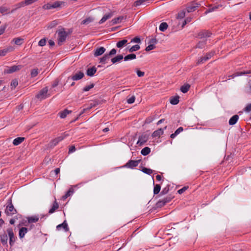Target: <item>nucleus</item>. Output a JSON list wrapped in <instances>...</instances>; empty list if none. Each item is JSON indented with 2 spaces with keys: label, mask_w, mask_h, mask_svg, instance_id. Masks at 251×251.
Here are the masks:
<instances>
[{
  "label": "nucleus",
  "mask_w": 251,
  "mask_h": 251,
  "mask_svg": "<svg viewBox=\"0 0 251 251\" xmlns=\"http://www.w3.org/2000/svg\"><path fill=\"white\" fill-rule=\"evenodd\" d=\"M8 10V9L5 7H0V13L3 14L5 12H7Z\"/></svg>",
  "instance_id": "obj_57"
},
{
  "label": "nucleus",
  "mask_w": 251,
  "mask_h": 251,
  "mask_svg": "<svg viewBox=\"0 0 251 251\" xmlns=\"http://www.w3.org/2000/svg\"><path fill=\"white\" fill-rule=\"evenodd\" d=\"M36 1L37 0H25L24 1H22L16 5L17 8L24 7L25 5L31 4Z\"/></svg>",
  "instance_id": "obj_12"
},
{
  "label": "nucleus",
  "mask_w": 251,
  "mask_h": 251,
  "mask_svg": "<svg viewBox=\"0 0 251 251\" xmlns=\"http://www.w3.org/2000/svg\"><path fill=\"white\" fill-rule=\"evenodd\" d=\"M201 5L200 3H198L195 2H193L189 4L187 7V11L188 13L193 12L195 11L199 6Z\"/></svg>",
  "instance_id": "obj_7"
},
{
  "label": "nucleus",
  "mask_w": 251,
  "mask_h": 251,
  "mask_svg": "<svg viewBox=\"0 0 251 251\" xmlns=\"http://www.w3.org/2000/svg\"><path fill=\"white\" fill-rule=\"evenodd\" d=\"M25 140V138L24 137H18L15 138L13 141V144L15 146H18L22 143Z\"/></svg>",
  "instance_id": "obj_29"
},
{
  "label": "nucleus",
  "mask_w": 251,
  "mask_h": 251,
  "mask_svg": "<svg viewBox=\"0 0 251 251\" xmlns=\"http://www.w3.org/2000/svg\"><path fill=\"white\" fill-rule=\"evenodd\" d=\"M142 171L143 172L148 175H151L152 173V170L151 169L145 167L142 168Z\"/></svg>",
  "instance_id": "obj_44"
},
{
  "label": "nucleus",
  "mask_w": 251,
  "mask_h": 251,
  "mask_svg": "<svg viewBox=\"0 0 251 251\" xmlns=\"http://www.w3.org/2000/svg\"><path fill=\"white\" fill-rule=\"evenodd\" d=\"M124 58L123 55L122 54L118 55L115 57L111 59V62L113 64L120 62Z\"/></svg>",
  "instance_id": "obj_22"
},
{
  "label": "nucleus",
  "mask_w": 251,
  "mask_h": 251,
  "mask_svg": "<svg viewBox=\"0 0 251 251\" xmlns=\"http://www.w3.org/2000/svg\"><path fill=\"white\" fill-rule=\"evenodd\" d=\"M27 228L25 227H23L20 228L19 234L20 238H23L25 236V234L27 233Z\"/></svg>",
  "instance_id": "obj_27"
},
{
  "label": "nucleus",
  "mask_w": 251,
  "mask_h": 251,
  "mask_svg": "<svg viewBox=\"0 0 251 251\" xmlns=\"http://www.w3.org/2000/svg\"><path fill=\"white\" fill-rule=\"evenodd\" d=\"M126 18L124 16H120L117 18H114L112 20L111 23L112 25H115L121 23L123 20H125Z\"/></svg>",
  "instance_id": "obj_20"
},
{
  "label": "nucleus",
  "mask_w": 251,
  "mask_h": 251,
  "mask_svg": "<svg viewBox=\"0 0 251 251\" xmlns=\"http://www.w3.org/2000/svg\"><path fill=\"white\" fill-rule=\"evenodd\" d=\"M183 130V128L182 127H179L178 128H177L176 131L175 132L176 134L178 135L181 132H182Z\"/></svg>",
  "instance_id": "obj_62"
},
{
  "label": "nucleus",
  "mask_w": 251,
  "mask_h": 251,
  "mask_svg": "<svg viewBox=\"0 0 251 251\" xmlns=\"http://www.w3.org/2000/svg\"><path fill=\"white\" fill-rule=\"evenodd\" d=\"M22 68L21 65H14L13 66L9 67L6 69L5 72L8 74H11L18 70H20Z\"/></svg>",
  "instance_id": "obj_15"
},
{
  "label": "nucleus",
  "mask_w": 251,
  "mask_h": 251,
  "mask_svg": "<svg viewBox=\"0 0 251 251\" xmlns=\"http://www.w3.org/2000/svg\"><path fill=\"white\" fill-rule=\"evenodd\" d=\"M61 228H63L66 231L69 230V228L68 227V224L66 221H64L63 223L58 225L56 226V229L58 230H60Z\"/></svg>",
  "instance_id": "obj_19"
},
{
  "label": "nucleus",
  "mask_w": 251,
  "mask_h": 251,
  "mask_svg": "<svg viewBox=\"0 0 251 251\" xmlns=\"http://www.w3.org/2000/svg\"><path fill=\"white\" fill-rule=\"evenodd\" d=\"M84 75L83 72L81 71L77 72L72 76L69 77L67 82H68L70 79H72L73 80H80L83 77Z\"/></svg>",
  "instance_id": "obj_4"
},
{
  "label": "nucleus",
  "mask_w": 251,
  "mask_h": 251,
  "mask_svg": "<svg viewBox=\"0 0 251 251\" xmlns=\"http://www.w3.org/2000/svg\"><path fill=\"white\" fill-rule=\"evenodd\" d=\"M221 6H222V5H217L211 7V8H209L208 10H207L205 12V14H207L208 13L214 11H215V10H216L217 9L219 8L220 7H221Z\"/></svg>",
  "instance_id": "obj_39"
},
{
  "label": "nucleus",
  "mask_w": 251,
  "mask_h": 251,
  "mask_svg": "<svg viewBox=\"0 0 251 251\" xmlns=\"http://www.w3.org/2000/svg\"><path fill=\"white\" fill-rule=\"evenodd\" d=\"M7 53V52L5 49H4L3 50H0V56H5L6 54Z\"/></svg>",
  "instance_id": "obj_58"
},
{
  "label": "nucleus",
  "mask_w": 251,
  "mask_h": 251,
  "mask_svg": "<svg viewBox=\"0 0 251 251\" xmlns=\"http://www.w3.org/2000/svg\"><path fill=\"white\" fill-rule=\"evenodd\" d=\"M161 186L159 184H156L153 189V193L154 195L158 194L160 191Z\"/></svg>",
  "instance_id": "obj_38"
},
{
  "label": "nucleus",
  "mask_w": 251,
  "mask_h": 251,
  "mask_svg": "<svg viewBox=\"0 0 251 251\" xmlns=\"http://www.w3.org/2000/svg\"><path fill=\"white\" fill-rule=\"evenodd\" d=\"M72 112L71 110H68L67 109H65L63 111H62L59 113V115L60 117L62 119L65 118L67 115L71 113Z\"/></svg>",
  "instance_id": "obj_24"
},
{
  "label": "nucleus",
  "mask_w": 251,
  "mask_h": 251,
  "mask_svg": "<svg viewBox=\"0 0 251 251\" xmlns=\"http://www.w3.org/2000/svg\"><path fill=\"white\" fill-rule=\"evenodd\" d=\"M141 160L128 161L123 167L127 168L133 169L134 167H137L140 163Z\"/></svg>",
  "instance_id": "obj_2"
},
{
  "label": "nucleus",
  "mask_w": 251,
  "mask_h": 251,
  "mask_svg": "<svg viewBox=\"0 0 251 251\" xmlns=\"http://www.w3.org/2000/svg\"><path fill=\"white\" fill-rule=\"evenodd\" d=\"M7 232L9 237V244L12 246L15 241L13 229L11 228H9L7 229Z\"/></svg>",
  "instance_id": "obj_9"
},
{
  "label": "nucleus",
  "mask_w": 251,
  "mask_h": 251,
  "mask_svg": "<svg viewBox=\"0 0 251 251\" xmlns=\"http://www.w3.org/2000/svg\"><path fill=\"white\" fill-rule=\"evenodd\" d=\"M59 208V204L56 201V199L55 198L54 201L52 204L51 208L49 210V213L52 214Z\"/></svg>",
  "instance_id": "obj_17"
},
{
  "label": "nucleus",
  "mask_w": 251,
  "mask_h": 251,
  "mask_svg": "<svg viewBox=\"0 0 251 251\" xmlns=\"http://www.w3.org/2000/svg\"><path fill=\"white\" fill-rule=\"evenodd\" d=\"M113 16V14L112 13H109L108 14H105L100 21L99 24H101L105 22L107 20L110 19L112 16Z\"/></svg>",
  "instance_id": "obj_23"
},
{
  "label": "nucleus",
  "mask_w": 251,
  "mask_h": 251,
  "mask_svg": "<svg viewBox=\"0 0 251 251\" xmlns=\"http://www.w3.org/2000/svg\"><path fill=\"white\" fill-rule=\"evenodd\" d=\"M140 41H141V40H140V38L136 37H135L133 39H132L131 41V42L139 43L140 42Z\"/></svg>",
  "instance_id": "obj_55"
},
{
  "label": "nucleus",
  "mask_w": 251,
  "mask_h": 251,
  "mask_svg": "<svg viewBox=\"0 0 251 251\" xmlns=\"http://www.w3.org/2000/svg\"><path fill=\"white\" fill-rule=\"evenodd\" d=\"M140 46L138 45H135L132 47H131L129 49L128 51L130 52H132L135 51H137L140 49Z\"/></svg>",
  "instance_id": "obj_37"
},
{
  "label": "nucleus",
  "mask_w": 251,
  "mask_h": 251,
  "mask_svg": "<svg viewBox=\"0 0 251 251\" xmlns=\"http://www.w3.org/2000/svg\"><path fill=\"white\" fill-rule=\"evenodd\" d=\"M214 53L213 52H210L207 53L204 57H201L197 62V64H202L206 61L208 60L213 55Z\"/></svg>",
  "instance_id": "obj_6"
},
{
  "label": "nucleus",
  "mask_w": 251,
  "mask_h": 251,
  "mask_svg": "<svg viewBox=\"0 0 251 251\" xmlns=\"http://www.w3.org/2000/svg\"><path fill=\"white\" fill-rule=\"evenodd\" d=\"M43 8L45 9H52L51 3H48L45 4Z\"/></svg>",
  "instance_id": "obj_53"
},
{
  "label": "nucleus",
  "mask_w": 251,
  "mask_h": 251,
  "mask_svg": "<svg viewBox=\"0 0 251 251\" xmlns=\"http://www.w3.org/2000/svg\"><path fill=\"white\" fill-rule=\"evenodd\" d=\"M12 41L17 45H21L23 43V39L19 37V38H14L12 40Z\"/></svg>",
  "instance_id": "obj_33"
},
{
  "label": "nucleus",
  "mask_w": 251,
  "mask_h": 251,
  "mask_svg": "<svg viewBox=\"0 0 251 251\" xmlns=\"http://www.w3.org/2000/svg\"><path fill=\"white\" fill-rule=\"evenodd\" d=\"M245 111L247 112H250L251 111V103L247 105L245 108Z\"/></svg>",
  "instance_id": "obj_59"
},
{
  "label": "nucleus",
  "mask_w": 251,
  "mask_h": 251,
  "mask_svg": "<svg viewBox=\"0 0 251 251\" xmlns=\"http://www.w3.org/2000/svg\"><path fill=\"white\" fill-rule=\"evenodd\" d=\"M18 82L17 79H14L12 81L11 83V89H14L16 88V87L18 85Z\"/></svg>",
  "instance_id": "obj_43"
},
{
  "label": "nucleus",
  "mask_w": 251,
  "mask_h": 251,
  "mask_svg": "<svg viewBox=\"0 0 251 251\" xmlns=\"http://www.w3.org/2000/svg\"><path fill=\"white\" fill-rule=\"evenodd\" d=\"M137 74L139 77H142L144 75L145 73L143 72L138 70L137 71Z\"/></svg>",
  "instance_id": "obj_64"
},
{
  "label": "nucleus",
  "mask_w": 251,
  "mask_h": 251,
  "mask_svg": "<svg viewBox=\"0 0 251 251\" xmlns=\"http://www.w3.org/2000/svg\"><path fill=\"white\" fill-rule=\"evenodd\" d=\"M167 126H165L163 128H159L158 129L154 131L152 134L153 137H160L164 133V130L167 129Z\"/></svg>",
  "instance_id": "obj_14"
},
{
  "label": "nucleus",
  "mask_w": 251,
  "mask_h": 251,
  "mask_svg": "<svg viewBox=\"0 0 251 251\" xmlns=\"http://www.w3.org/2000/svg\"><path fill=\"white\" fill-rule=\"evenodd\" d=\"M73 193H74L73 188H70L65 194L68 196V197H69L71 195H72L73 194Z\"/></svg>",
  "instance_id": "obj_54"
},
{
  "label": "nucleus",
  "mask_w": 251,
  "mask_h": 251,
  "mask_svg": "<svg viewBox=\"0 0 251 251\" xmlns=\"http://www.w3.org/2000/svg\"><path fill=\"white\" fill-rule=\"evenodd\" d=\"M57 24V23L56 21H53L51 22L48 25V28H52L53 27L55 26Z\"/></svg>",
  "instance_id": "obj_50"
},
{
  "label": "nucleus",
  "mask_w": 251,
  "mask_h": 251,
  "mask_svg": "<svg viewBox=\"0 0 251 251\" xmlns=\"http://www.w3.org/2000/svg\"><path fill=\"white\" fill-rule=\"evenodd\" d=\"M211 35V33L209 32L208 31L203 30L199 33L198 37L200 39L205 40L207 38L210 37Z\"/></svg>",
  "instance_id": "obj_8"
},
{
  "label": "nucleus",
  "mask_w": 251,
  "mask_h": 251,
  "mask_svg": "<svg viewBox=\"0 0 251 251\" xmlns=\"http://www.w3.org/2000/svg\"><path fill=\"white\" fill-rule=\"evenodd\" d=\"M151 152V149L148 147L143 148L141 151V153L143 155H147Z\"/></svg>",
  "instance_id": "obj_32"
},
{
  "label": "nucleus",
  "mask_w": 251,
  "mask_h": 251,
  "mask_svg": "<svg viewBox=\"0 0 251 251\" xmlns=\"http://www.w3.org/2000/svg\"><path fill=\"white\" fill-rule=\"evenodd\" d=\"M48 91L47 87L44 88L36 95V97L40 100L45 99L49 96V95L48 94Z\"/></svg>",
  "instance_id": "obj_3"
},
{
  "label": "nucleus",
  "mask_w": 251,
  "mask_h": 251,
  "mask_svg": "<svg viewBox=\"0 0 251 251\" xmlns=\"http://www.w3.org/2000/svg\"><path fill=\"white\" fill-rule=\"evenodd\" d=\"M7 52H12L14 50V48L11 46H9L5 49Z\"/></svg>",
  "instance_id": "obj_63"
},
{
  "label": "nucleus",
  "mask_w": 251,
  "mask_h": 251,
  "mask_svg": "<svg viewBox=\"0 0 251 251\" xmlns=\"http://www.w3.org/2000/svg\"><path fill=\"white\" fill-rule=\"evenodd\" d=\"M65 136L64 135H61L60 136H59L54 139H53L50 143V147H54L56 145L58 144V143L63 140L65 138Z\"/></svg>",
  "instance_id": "obj_10"
},
{
  "label": "nucleus",
  "mask_w": 251,
  "mask_h": 251,
  "mask_svg": "<svg viewBox=\"0 0 251 251\" xmlns=\"http://www.w3.org/2000/svg\"><path fill=\"white\" fill-rule=\"evenodd\" d=\"M67 33L64 29L60 30L58 32V44L61 45L62 43L66 40L67 36Z\"/></svg>",
  "instance_id": "obj_1"
},
{
  "label": "nucleus",
  "mask_w": 251,
  "mask_h": 251,
  "mask_svg": "<svg viewBox=\"0 0 251 251\" xmlns=\"http://www.w3.org/2000/svg\"><path fill=\"white\" fill-rule=\"evenodd\" d=\"M157 43L156 39H151L149 42L150 45H149L146 48L145 50L147 51H150L153 50L155 48V44Z\"/></svg>",
  "instance_id": "obj_11"
},
{
  "label": "nucleus",
  "mask_w": 251,
  "mask_h": 251,
  "mask_svg": "<svg viewBox=\"0 0 251 251\" xmlns=\"http://www.w3.org/2000/svg\"><path fill=\"white\" fill-rule=\"evenodd\" d=\"M106 49L102 47L96 49L94 51V56L97 57L102 55L105 51Z\"/></svg>",
  "instance_id": "obj_16"
},
{
  "label": "nucleus",
  "mask_w": 251,
  "mask_h": 251,
  "mask_svg": "<svg viewBox=\"0 0 251 251\" xmlns=\"http://www.w3.org/2000/svg\"><path fill=\"white\" fill-rule=\"evenodd\" d=\"M185 16V11L184 10H182L180 11L177 15V18L182 19Z\"/></svg>",
  "instance_id": "obj_48"
},
{
  "label": "nucleus",
  "mask_w": 251,
  "mask_h": 251,
  "mask_svg": "<svg viewBox=\"0 0 251 251\" xmlns=\"http://www.w3.org/2000/svg\"><path fill=\"white\" fill-rule=\"evenodd\" d=\"M5 213L7 215L11 216L15 214L16 213V210L14 208L12 203L10 202L7 206L5 210Z\"/></svg>",
  "instance_id": "obj_5"
},
{
  "label": "nucleus",
  "mask_w": 251,
  "mask_h": 251,
  "mask_svg": "<svg viewBox=\"0 0 251 251\" xmlns=\"http://www.w3.org/2000/svg\"><path fill=\"white\" fill-rule=\"evenodd\" d=\"M239 119V116L235 115L233 116L229 120V124L230 125H235Z\"/></svg>",
  "instance_id": "obj_21"
},
{
  "label": "nucleus",
  "mask_w": 251,
  "mask_h": 251,
  "mask_svg": "<svg viewBox=\"0 0 251 251\" xmlns=\"http://www.w3.org/2000/svg\"><path fill=\"white\" fill-rule=\"evenodd\" d=\"M171 198L170 197H167L163 198L162 200H160L156 203L157 207H162L167 203L170 201Z\"/></svg>",
  "instance_id": "obj_13"
},
{
  "label": "nucleus",
  "mask_w": 251,
  "mask_h": 251,
  "mask_svg": "<svg viewBox=\"0 0 251 251\" xmlns=\"http://www.w3.org/2000/svg\"><path fill=\"white\" fill-rule=\"evenodd\" d=\"M206 41L202 40L198 43V44L196 45V48L201 49L204 47Z\"/></svg>",
  "instance_id": "obj_40"
},
{
  "label": "nucleus",
  "mask_w": 251,
  "mask_h": 251,
  "mask_svg": "<svg viewBox=\"0 0 251 251\" xmlns=\"http://www.w3.org/2000/svg\"><path fill=\"white\" fill-rule=\"evenodd\" d=\"M136 54H135L134 53H131V54H129L126 55L124 57V60L126 61L128 60L135 59H136Z\"/></svg>",
  "instance_id": "obj_31"
},
{
  "label": "nucleus",
  "mask_w": 251,
  "mask_h": 251,
  "mask_svg": "<svg viewBox=\"0 0 251 251\" xmlns=\"http://www.w3.org/2000/svg\"><path fill=\"white\" fill-rule=\"evenodd\" d=\"M64 4V2L62 1H56L53 3H51L52 9L60 7L62 5Z\"/></svg>",
  "instance_id": "obj_28"
},
{
  "label": "nucleus",
  "mask_w": 251,
  "mask_h": 251,
  "mask_svg": "<svg viewBox=\"0 0 251 251\" xmlns=\"http://www.w3.org/2000/svg\"><path fill=\"white\" fill-rule=\"evenodd\" d=\"M168 25L166 23H162L159 25V30L161 31H164L167 29Z\"/></svg>",
  "instance_id": "obj_35"
},
{
  "label": "nucleus",
  "mask_w": 251,
  "mask_h": 251,
  "mask_svg": "<svg viewBox=\"0 0 251 251\" xmlns=\"http://www.w3.org/2000/svg\"><path fill=\"white\" fill-rule=\"evenodd\" d=\"M38 220L39 218L36 216H31L28 218V221L29 223H36Z\"/></svg>",
  "instance_id": "obj_36"
},
{
  "label": "nucleus",
  "mask_w": 251,
  "mask_h": 251,
  "mask_svg": "<svg viewBox=\"0 0 251 251\" xmlns=\"http://www.w3.org/2000/svg\"><path fill=\"white\" fill-rule=\"evenodd\" d=\"M190 87V86L189 84L184 85L181 87V91L183 93H186L188 91Z\"/></svg>",
  "instance_id": "obj_34"
},
{
  "label": "nucleus",
  "mask_w": 251,
  "mask_h": 251,
  "mask_svg": "<svg viewBox=\"0 0 251 251\" xmlns=\"http://www.w3.org/2000/svg\"><path fill=\"white\" fill-rule=\"evenodd\" d=\"M38 74V69H34L31 70L30 75H31V76L32 77H35Z\"/></svg>",
  "instance_id": "obj_45"
},
{
  "label": "nucleus",
  "mask_w": 251,
  "mask_h": 251,
  "mask_svg": "<svg viewBox=\"0 0 251 251\" xmlns=\"http://www.w3.org/2000/svg\"><path fill=\"white\" fill-rule=\"evenodd\" d=\"M135 96H132L131 97H130V98L128 99L127 100V102L128 103H129V104H131V103H133L134 101H135Z\"/></svg>",
  "instance_id": "obj_52"
},
{
  "label": "nucleus",
  "mask_w": 251,
  "mask_h": 251,
  "mask_svg": "<svg viewBox=\"0 0 251 251\" xmlns=\"http://www.w3.org/2000/svg\"><path fill=\"white\" fill-rule=\"evenodd\" d=\"M179 97L178 96L171 97L170 98V102L172 104L176 105L179 102Z\"/></svg>",
  "instance_id": "obj_30"
},
{
  "label": "nucleus",
  "mask_w": 251,
  "mask_h": 251,
  "mask_svg": "<svg viewBox=\"0 0 251 251\" xmlns=\"http://www.w3.org/2000/svg\"><path fill=\"white\" fill-rule=\"evenodd\" d=\"M109 58V56L108 54H105L102 57H101L100 59V62L101 63H105L106 61Z\"/></svg>",
  "instance_id": "obj_42"
},
{
  "label": "nucleus",
  "mask_w": 251,
  "mask_h": 251,
  "mask_svg": "<svg viewBox=\"0 0 251 251\" xmlns=\"http://www.w3.org/2000/svg\"><path fill=\"white\" fill-rule=\"evenodd\" d=\"M147 1L148 0H137L134 2V5L136 6H139Z\"/></svg>",
  "instance_id": "obj_47"
},
{
  "label": "nucleus",
  "mask_w": 251,
  "mask_h": 251,
  "mask_svg": "<svg viewBox=\"0 0 251 251\" xmlns=\"http://www.w3.org/2000/svg\"><path fill=\"white\" fill-rule=\"evenodd\" d=\"M127 43V40L124 39L118 42L116 44V46L118 48H122L125 47Z\"/></svg>",
  "instance_id": "obj_26"
},
{
  "label": "nucleus",
  "mask_w": 251,
  "mask_h": 251,
  "mask_svg": "<svg viewBox=\"0 0 251 251\" xmlns=\"http://www.w3.org/2000/svg\"><path fill=\"white\" fill-rule=\"evenodd\" d=\"M97 71V69L95 67L88 69L87 70V75L92 76L94 75Z\"/></svg>",
  "instance_id": "obj_25"
},
{
  "label": "nucleus",
  "mask_w": 251,
  "mask_h": 251,
  "mask_svg": "<svg viewBox=\"0 0 251 251\" xmlns=\"http://www.w3.org/2000/svg\"><path fill=\"white\" fill-rule=\"evenodd\" d=\"M59 80L58 78L56 79L52 84V87L54 88L57 86L59 84Z\"/></svg>",
  "instance_id": "obj_56"
},
{
  "label": "nucleus",
  "mask_w": 251,
  "mask_h": 251,
  "mask_svg": "<svg viewBox=\"0 0 251 251\" xmlns=\"http://www.w3.org/2000/svg\"><path fill=\"white\" fill-rule=\"evenodd\" d=\"M1 242L3 244H6L7 242V236L6 235L1 237Z\"/></svg>",
  "instance_id": "obj_49"
},
{
  "label": "nucleus",
  "mask_w": 251,
  "mask_h": 251,
  "mask_svg": "<svg viewBox=\"0 0 251 251\" xmlns=\"http://www.w3.org/2000/svg\"><path fill=\"white\" fill-rule=\"evenodd\" d=\"M116 52H117L116 50L115 49H113L110 50V51L108 54V55H109V56H110V55H113L116 54Z\"/></svg>",
  "instance_id": "obj_60"
},
{
  "label": "nucleus",
  "mask_w": 251,
  "mask_h": 251,
  "mask_svg": "<svg viewBox=\"0 0 251 251\" xmlns=\"http://www.w3.org/2000/svg\"><path fill=\"white\" fill-rule=\"evenodd\" d=\"M187 187H183L182 188H181V189H180L178 190L177 192H178V194H182L184 192H185V191L187 190Z\"/></svg>",
  "instance_id": "obj_61"
},
{
  "label": "nucleus",
  "mask_w": 251,
  "mask_h": 251,
  "mask_svg": "<svg viewBox=\"0 0 251 251\" xmlns=\"http://www.w3.org/2000/svg\"><path fill=\"white\" fill-rule=\"evenodd\" d=\"M93 19L92 18L89 17V18H86V19L83 20L81 22V24H83V25H87V24L90 23L91 22H92L93 21Z\"/></svg>",
  "instance_id": "obj_41"
},
{
  "label": "nucleus",
  "mask_w": 251,
  "mask_h": 251,
  "mask_svg": "<svg viewBox=\"0 0 251 251\" xmlns=\"http://www.w3.org/2000/svg\"><path fill=\"white\" fill-rule=\"evenodd\" d=\"M94 87V84L92 83L89 85L86 86L84 87L83 91L85 92L89 91L91 89L93 88Z\"/></svg>",
  "instance_id": "obj_46"
},
{
  "label": "nucleus",
  "mask_w": 251,
  "mask_h": 251,
  "mask_svg": "<svg viewBox=\"0 0 251 251\" xmlns=\"http://www.w3.org/2000/svg\"><path fill=\"white\" fill-rule=\"evenodd\" d=\"M148 139V137L147 136L145 135H141L139 137L137 144L140 145H143L147 141Z\"/></svg>",
  "instance_id": "obj_18"
},
{
  "label": "nucleus",
  "mask_w": 251,
  "mask_h": 251,
  "mask_svg": "<svg viewBox=\"0 0 251 251\" xmlns=\"http://www.w3.org/2000/svg\"><path fill=\"white\" fill-rule=\"evenodd\" d=\"M46 40L45 39H42L39 41L38 42V45L43 47L44 46L46 45Z\"/></svg>",
  "instance_id": "obj_51"
}]
</instances>
